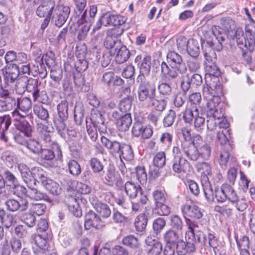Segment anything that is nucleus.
<instances>
[{"mask_svg":"<svg viewBox=\"0 0 255 255\" xmlns=\"http://www.w3.org/2000/svg\"><path fill=\"white\" fill-rule=\"evenodd\" d=\"M132 124V119L130 114H125L121 117V118L118 120L116 124L118 127L123 128H129Z\"/></svg>","mask_w":255,"mask_h":255,"instance_id":"obj_55","label":"nucleus"},{"mask_svg":"<svg viewBox=\"0 0 255 255\" xmlns=\"http://www.w3.org/2000/svg\"><path fill=\"white\" fill-rule=\"evenodd\" d=\"M130 56V52L127 47L123 44L117 51L115 57L116 62L118 63H123L127 61Z\"/></svg>","mask_w":255,"mask_h":255,"instance_id":"obj_25","label":"nucleus"},{"mask_svg":"<svg viewBox=\"0 0 255 255\" xmlns=\"http://www.w3.org/2000/svg\"><path fill=\"white\" fill-rule=\"evenodd\" d=\"M220 103V99L218 96H213L212 98L209 100L207 103L206 111L207 115L210 117H213L214 119L219 120L220 115L217 109V106Z\"/></svg>","mask_w":255,"mask_h":255,"instance_id":"obj_15","label":"nucleus"},{"mask_svg":"<svg viewBox=\"0 0 255 255\" xmlns=\"http://www.w3.org/2000/svg\"><path fill=\"white\" fill-rule=\"evenodd\" d=\"M205 70L207 73L206 79L207 78V76L208 75L210 78L211 76L213 77L215 80L214 82L219 81L218 77L220 76L221 71L215 63L211 62V64L205 65Z\"/></svg>","mask_w":255,"mask_h":255,"instance_id":"obj_30","label":"nucleus"},{"mask_svg":"<svg viewBox=\"0 0 255 255\" xmlns=\"http://www.w3.org/2000/svg\"><path fill=\"white\" fill-rule=\"evenodd\" d=\"M167 61L170 67L165 62L161 64L162 75L166 78L174 79L184 74L187 68L183 62L182 57L175 51H170L166 56Z\"/></svg>","mask_w":255,"mask_h":255,"instance_id":"obj_2","label":"nucleus"},{"mask_svg":"<svg viewBox=\"0 0 255 255\" xmlns=\"http://www.w3.org/2000/svg\"><path fill=\"white\" fill-rule=\"evenodd\" d=\"M165 80H163L162 82L159 84L157 89L160 95L164 96H168L172 93V88L171 86V83L167 81H170L172 79L168 80L165 77Z\"/></svg>","mask_w":255,"mask_h":255,"instance_id":"obj_33","label":"nucleus"},{"mask_svg":"<svg viewBox=\"0 0 255 255\" xmlns=\"http://www.w3.org/2000/svg\"><path fill=\"white\" fill-rule=\"evenodd\" d=\"M244 33L243 29L241 28H235L233 31L227 33V37L231 39H236V41L238 45H244V42L246 41L247 38L244 36Z\"/></svg>","mask_w":255,"mask_h":255,"instance_id":"obj_24","label":"nucleus"},{"mask_svg":"<svg viewBox=\"0 0 255 255\" xmlns=\"http://www.w3.org/2000/svg\"><path fill=\"white\" fill-rule=\"evenodd\" d=\"M18 170L23 180L24 176H26L25 173L27 175L29 173L33 180L39 179L42 185L49 179L46 177V172L39 167H34L30 169L26 164H18Z\"/></svg>","mask_w":255,"mask_h":255,"instance_id":"obj_6","label":"nucleus"},{"mask_svg":"<svg viewBox=\"0 0 255 255\" xmlns=\"http://www.w3.org/2000/svg\"><path fill=\"white\" fill-rule=\"evenodd\" d=\"M36 82L35 80L25 75L19 77L15 84L16 93L22 94L25 90L30 92L32 89L31 86L35 85Z\"/></svg>","mask_w":255,"mask_h":255,"instance_id":"obj_10","label":"nucleus"},{"mask_svg":"<svg viewBox=\"0 0 255 255\" xmlns=\"http://www.w3.org/2000/svg\"><path fill=\"white\" fill-rule=\"evenodd\" d=\"M126 21V18L122 15L113 14L108 12L102 15V22L105 26L110 25L122 26L125 24Z\"/></svg>","mask_w":255,"mask_h":255,"instance_id":"obj_11","label":"nucleus"},{"mask_svg":"<svg viewBox=\"0 0 255 255\" xmlns=\"http://www.w3.org/2000/svg\"><path fill=\"white\" fill-rule=\"evenodd\" d=\"M123 243L131 248H138L140 245L138 239L132 235L124 237L122 240Z\"/></svg>","mask_w":255,"mask_h":255,"instance_id":"obj_51","label":"nucleus"},{"mask_svg":"<svg viewBox=\"0 0 255 255\" xmlns=\"http://www.w3.org/2000/svg\"><path fill=\"white\" fill-rule=\"evenodd\" d=\"M147 224V218L144 214H140L137 216L134 220V227L138 232H143L145 231Z\"/></svg>","mask_w":255,"mask_h":255,"instance_id":"obj_31","label":"nucleus"},{"mask_svg":"<svg viewBox=\"0 0 255 255\" xmlns=\"http://www.w3.org/2000/svg\"><path fill=\"white\" fill-rule=\"evenodd\" d=\"M28 201L24 198H20L18 200L9 199L5 202L7 210L12 212L17 211L23 212L28 209Z\"/></svg>","mask_w":255,"mask_h":255,"instance_id":"obj_9","label":"nucleus"},{"mask_svg":"<svg viewBox=\"0 0 255 255\" xmlns=\"http://www.w3.org/2000/svg\"><path fill=\"white\" fill-rule=\"evenodd\" d=\"M90 121L94 128L107 127L105 124V119L101 111L98 108H92L91 111Z\"/></svg>","mask_w":255,"mask_h":255,"instance_id":"obj_16","label":"nucleus"},{"mask_svg":"<svg viewBox=\"0 0 255 255\" xmlns=\"http://www.w3.org/2000/svg\"><path fill=\"white\" fill-rule=\"evenodd\" d=\"M132 107V100L129 97L122 99L119 104V109L123 113L130 114Z\"/></svg>","mask_w":255,"mask_h":255,"instance_id":"obj_41","label":"nucleus"},{"mask_svg":"<svg viewBox=\"0 0 255 255\" xmlns=\"http://www.w3.org/2000/svg\"><path fill=\"white\" fill-rule=\"evenodd\" d=\"M152 196L155 206L166 202V196L162 191L154 190L152 192Z\"/></svg>","mask_w":255,"mask_h":255,"instance_id":"obj_52","label":"nucleus"},{"mask_svg":"<svg viewBox=\"0 0 255 255\" xmlns=\"http://www.w3.org/2000/svg\"><path fill=\"white\" fill-rule=\"evenodd\" d=\"M166 225L165 220L162 218H158L155 219L152 224V228L154 233L158 234L163 230Z\"/></svg>","mask_w":255,"mask_h":255,"instance_id":"obj_57","label":"nucleus"},{"mask_svg":"<svg viewBox=\"0 0 255 255\" xmlns=\"http://www.w3.org/2000/svg\"><path fill=\"white\" fill-rule=\"evenodd\" d=\"M84 114V109L83 104L80 102L76 103L74 108V118L77 125H80Z\"/></svg>","mask_w":255,"mask_h":255,"instance_id":"obj_47","label":"nucleus"},{"mask_svg":"<svg viewBox=\"0 0 255 255\" xmlns=\"http://www.w3.org/2000/svg\"><path fill=\"white\" fill-rule=\"evenodd\" d=\"M247 39L244 42L245 46L251 52L255 51V37L251 30L248 27L246 28Z\"/></svg>","mask_w":255,"mask_h":255,"instance_id":"obj_39","label":"nucleus"},{"mask_svg":"<svg viewBox=\"0 0 255 255\" xmlns=\"http://www.w3.org/2000/svg\"><path fill=\"white\" fill-rule=\"evenodd\" d=\"M198 149L199 157L201 156L205 159H208L211 154V147L208 143L205 142L202 144L200 146H198Z\"/></svg>","mask_w":255,"mask_h":255,"instance_id":"obj_56","label":"nucleus"},{"mask_svg":"<svg viewBox=\"0 0 255 255\" xmlns=\"http://www.w3.org/2000/svg\"><path fill=\"white\" fill-rule=\"evenodd\" d=\"M164 239L166 244L176 245L179 240V235L174 230H169L165 232Z\"/></svg>","mask_w":255,"mask_h":255,"instance_id":"obj_44","label":"nucleus"},{"mask_svg":"<svg viewBox=\"0 0 255 255\" xmlns=\"http://www.w3.org/2000/svg\"><path fill=\"white\" fill-rule=\"evenodd\" d=\"M184 152L188 158L193 161L197 160L199 157L198 147L193 144H189L188 146L184 147Z\"/></svg>","mask_w":255,"mask_h":255,"instance_id":"obj_34","label":"nucleus"},{"mask_svg":"<svg viewBox=\"0 0 255 255\" xmlns=\"http://www.w3.org/2000/svg\"><path fill=\"white\" fill-rule=\"evenodd\" d=\"M196 167L198 172L201 173L203 180H205V183H207L208 180L207 176L211 173L210 165L207 162H199L196 164Z\"/></svg>","mask_w":255,"mask_h":255,"instance_id":"obj_29","label":"nucleus"},{"mask_svg":"<svg viewBox=\"0 0 255 255\" xmlns=\"http://www.w3.org/2000/svg\"><path fill=\"white\" fill-rule=\"evenodd\" d=\"M20 221L28 228L33 227L36 223V218L31 213L25 212L20 216Z\"/></svg>","mask_w":255,"mask_h":255,"instance_id":"obj_42","label":"nucleus"},{"mask_svg":"<svg viewBox=\"0 0 255 255\" xmlns=\"http://www.w3.org/2000/svg\"><path fill=\"white\" fill-rule=\"evenodd\" d=\"M199 114V110L197 106H189L187 105L185 110L183 113V120L185 123L190 124L192 123L193 118L198 116Z\"/></svg>","mask_w":255,"mask_h":255,"instance_id":"obj_22","label":"nucleus"},{"mask_svg":"<svg viewBox=\"0 0 255 255\" xmlns=\"http://www.w3.org/2000/svg\"><path fill=\"white\" fill-rule=\"evenodd\" d=\"M13 215L7 213L4 209H0V222L6 228L11 227L13 224Z\"/></svg>","mask_w":255,"mask_h":255,"instance_id":"obj_40","label":"nucleus"},{"mask_svg":"<svg viewBox=\"0 0 255 255\" xmlns=\"http://www.w3.org/2000/svg\"><path fill=\"white\" fill-rule=\"evenodd\" d=\"M236 242L240 252L244 251H249L250 242L248 237L244 236L239 240L236 239Z\"/></svg>","mask_w":255,"mask_h":255,"instance_id":"obj_62","label":"nucleus"},{"mask_svg":"<svg viewBox=\"0 0 255 255\" xmlns=\"http://www.w3.org/2000/svg\"><path fill=\"white\" fill-rule=\"evenodd\" d=\"M202 91L204 97L208 98L209 96H212L213 97V96H215V94L222 92V87L219 84L213 85L211 83L206 84V85L203 86Z\"/></svg>","mask_w":255,"mask_h":255,"instance_id":"obj_27","label":"nucleus"},{"mask_svg":"<svg viewBox=\"0 0 255 255\" xmlns=\"http://www.w3.org/2000/svg\"><path fill=\"white\" fill-rule=\"evenodd\" d=\"M232 159L233 157H231L228 151L223 149L220 151L218 162L222 168L225 170L227 167L228 163L230 164Z\"/></svg>","mask_w":255,"mask_h":255,"instance_id":"obj_32","label":"nucleus"},{"mask_svg":"<svg viewBox=\"0 0 255 255\" xmlns=\"http://www.w3.org/2000/svg\"><path fill=\"white\" fill-rule=\"evenodd\" d=\"M124 31V28L120 27L107 31L104 45L111 56L115 55L121 46L122 43L118 37L123 34Z\"/></svg>","mask_w":255,"mask_h":255,"instance_id":"obj_4","label":"nucleus"},{"mask_svg":"<svg viewBox=\"0 0 255 255\" xmlns=\"http://www.w3.org/2000/svg\"><path fill=\"white\" fill-rule=\"evenodd\" d=\"M151 57L145 56L139 66L140 75L137 77V82L140 84L141 81H146L144 75L148 74L150 70Z\"/></svg>","mask_w":255,"mask_h":255,"instance_id":"obj_17","label":"nucleus"},{"mask_svg":"<svg viewBox=\"0 0 255 255\" xmlns=\"http://www.w3.org/2000/svg\"><path fill=\"white\" fill-rule=\"evenodd\" d=\"M48 240V237L45 235H32L31 237V242L38 247L37 249H48L49 244Z\"/></svg>","mask_w":255,"mask_h":255,"instance_id":"obj_20","label":"nucleus"},{"mask_svg":"<svg viewBox=\"0 0 255 255\" xmlns=\"http://www.w3.org/2000/svg\"><path fill=\"white\" fill-rule=\"evenodd\" d=\"M120 152L119 156L121 160L122 158L128 161L131 160L133 158V152L131 147L128 144L123 143Z\"/></svg>","mask_w":255,"mask_h":255,"instance_id":"obj_37","label":"nucleus"},{"mask_svg":"<svg viewBox=\"0 0 255 255\" xmlns=\"http://www.w3.org/2000/svg\"><path fill=\"white\" fill-rule=\"evenodd\" d=\"M25 143L27 147L34 153H39L41 149V145L34 139H29Z\"/></svg>","mask_w":255,"mask_h":255,"instance_id":"obj_60","label":"nucleus"},{"mask_svg":"<svg viewBox=\"0 0 255 255\" xmlns=\"http://www.w3.org/2000/svg\"><path fill=\"white\" fill-rule=\"evenodd\" d=\"M166 163V157L164 152L161 151L157 153L155 155L153 163L155 167L162 168Z\"/></svg>","mask_w":255,"mask_h":255,"instance_id":"obj_50","label":"nucleus"},{"mask_svg":"<svg viewBox=\"0 0 255 255\" xmlns=\"http://www.w3.org/2000/svg\"><path fill=\"white\" fill-rule=\"evenodd\" d=\"M182 213L186 219L187 224L190 222L187 217H189L193 219H200L203 216V213L201 209L196 205L192 203H186L181 206Z\"/></svg>","mask_w":255,"mask_h":255,"instance_id":"obj_8","label":"nucleus"},{"mask_svg":"<svg viewBox=\"0 0 255 255\" xmlns=\"http://www.w3.org/2000/svg\"><path fill=\"white\" fill-rule=\"evenodd\" d=\"M138 99L140 102H146L148 107L162 112L166 107L165 99L158 100L156 96L155 84L149 81H141L137 89Z\"/></svg>","mask_w":255,"mask_h":255,"instance_id":"obj_1","label":"nucleus"},{"mask_svg":"<svg viewBox=\"0 0 255 255\" xmlns=\"http://www.w3.org/2000/svg\"><path fill=\"white\" fill-rule=\"evenodd\" d=\"M43 186L53 195H57L61 193V188L59 185L52 180L49 179Z\"/></svg>","mask_w":255,"mask_h":255,"instance_id":"obj_36","label":"nucleus"},{"mask_svg":"<svg viewBox=\"0 0 255 255\" xmlns=\"http://www.w3.org/2000/svg\"><path fill=\"white\" fill-rule=\"evenodd\" d=\"M223 186L226 200L228 199L230 202H235L238 195L234 188L228 184H224Z\"/></svg>","mask_w":255,"mask_h":255,"instance_id":"obj_43","label":"nucleus"},{"mask_svg":"<svg viewBox=\"0 0 255 255\" xmlns=\"http://www.w3.org/2000/svg\"><path fill=\"white\" fill-rule=\"evenodd\" d=\"M27 174L25 173L24 175L26 176H24L23 182L26 184L28 189L27 190L22 185H18L15 187L16 190L14 192V194L18 197H20V195H25L31 199L36 201L44 199L45 195L37 188L38 182L37 180H33L29 173Z\"/></svg>","mask_w":255,"mask_h":255,"instance_id":"obj_3","label":"nucleus"},{"mask_svg":"<svg viewBox=\"0 0 255 255\" xmlns=\"http://www.w3.org/2000/svg\"><path fill=\"white\" fill-rule=\"evenodd\" d=\"M1 159L8 167H12L13 164H16L18 169V164H24L19 162L18 156L13 152L7 150L4 151L1 155Z\"/></svg>","mask_w":255,"mask_h":255,"instance_id":"obj_21","label":"nucleus"},{"mask_svg":"<svg viewBox=\"0 0 255 255\" xmlns=\"http://www.w3.org/2000/svg\"><path fill=\"white\" fill-rule=\"evenodd\" d=\"M17 107L22 112H28L32 108V102L31 100L27 97L21 99H17Z\"/></svg>","mask_w":255,"mask_h":255,"instance_id":"obj_46","label":"nucleus"},{"mask_svg":"<svg viewBox=\"0 0 255 255\" xmlns=\"http://www.w3.org/2000/svg\"><path fill=\"white\" fill-rule=\"evenodd\" d=\"M90 166L94 173H99L104 168V165L101 161L97 158H92L90 160Z\"/></svg>","mask_w":255,"mask_h":255,"instance_id":"obj_63","label":"nucleus"},{"mask_svg":"<svg viewBox=\"0 0 255 255\" xmlns=\"http://www.w3.org/2000/svg\"><path fill=\"white\" fill-rule=\"evenodd\" d=\"M102 144L109 150L113 156H119L123 143L117 141H111L105 136L101 137Z\"/></svg>","mask_w":255,"mask_h":255,"instance_id":"obj_14","label":"nucleus"},{"mask_svg":"<svg viewBox=\"0 0 255 255\" xmlns=\"http://www.w3.org/2000/svg\"><path fill=\"white\" fill-rule=\"evenodd\" d=\"M162 249L161 243L158 241L155 242L148 249L147 255H159Z\"/></svg>","mask_w":255,"mask_h":255,"instance_id":"obj_64","label":"nucleus"},{"mask_svg":"<svg viewBox=\"0 0 255 255\" xmlns=\"http://www.w3.org/2000/svg\"><path fill=\"white\" fill-rule=\"evenodd\" d=\"M15 135V140L19 142H21V138H24L25 137H29L31 136V128H16Z\"/></svg>","mask_w":255,"mask_h":255,"instance_id":"obj_58","label":"nucleus"},{"mask_svg":"<svg viewBox=\"0 0 255 255\" xmlns=\"http://www.w3.org/2000/svg\"><path fill=\"white\" fill-rule=\"evenodd\" d=\"M85 219V227L87 230L92 227L100 229L103 226L100 218L92 211L86 214Z\"/></svg>","mask_w":255,"mask_h":255,"instance_id":"obj_13","label":"nucleus"},{"mask_svg":"<svg viewBox=\"0 0 255 255\" xmlns=\"http://www.w3.org/2000/svg\"><path fill=\"white\" fill-rule=\"evenodd\" d=\"M55 5L56 1L54 0H48L42 2L37 8L36 14L40 17L51 18Z\"/></svg>","mask_w":255,"mask_h":255,"instance_id":"obj_12","label":"nucleus"},{"mask_svg":"<svg viewBox=\"0 0 255 255\" xmlns=\"http://www.w3.org/2000/svg\"><path fill=\"white\" fill-rule=\"evenodd\" d=\"M176 252L178 255H185L187 253H192L195 251V245L193 243H185L179 240L176 243Z\"/></svg>","mask_w":255,"mask_h":255,"instance_id":"obj_19","label":"nucleus"},{"mask_svg":"<svg viewBox=\"0 0 255 255\" xmlns=\"http://www.w3.org/2000/svg\"><path fill=\"white\" fill-rule=\"evenodd\" d=\"M68 168L70 173L74 176H78L81 172L80 165L74 160H71L69 162Z\"/></svg>","mask_w":255,"mask_h":255,"instance_id":"obj_61","label":"nucleus"},{"mask_svg":"<svg viewBox=\"0 0 255 255\" xmlns=\"http://www.w3.org/2000/svg\"><path fill=\"white\" fill-rule=\"evenodd\" d=\"M186 50L192 57H197L200 53L199 44L197 41L193 39H189Z\"/></svg>","mask_w":255,"mask_h":255,"instance_id":"obj_38","label":"nucleus"},{"mask_svg":"<svg viewBox=\"0 0 255 255\" xmlns=\"http://www.w3.org/2000/svg\"><path fill=\"white\" fill-rule=\"evenodd\" d=\"M66 202L68 210L74 216L76 217H80L82 216V211L76 199L73 197H69L67 198Z\"/></svg>","mask_w":255,"mask_h":255,"instance_id":"obj_23","label":"nucleus"},{"mask_svg":"<svg viewBox=\"0 0 255 255\" xmlns=\"http://www.w3.org/2000/svg\"><path fill=\"white\" fill-rule=\"evenodd\" d=\"M70 12L69 7L56 5L51 16V21L57 27H61L66 22Z\"/></svg>","mask_w":255,"mask_h":255,"instance_id":"obj_7","label":"nucleus"},{"mask_svg":"<svg viewBox=\"0 0 255 255\" xmlns=\"http://www.w3.org/2000/svg\"><path fill=\"white\" fill-rule=\"evenodd\" d=\"M30 228L23 225H18L15 228V233L18 238H27L31 235Z\"/></svg>","mask_w":255,"mask_h":255,"instance_id":"obj_53","label":"nucleus"},{"mask_svg":"<svg viewBox=\"0 0 255 255\" xmlns=\"http://www.w3.org/2000/svg\"><path fill=\"white\" fill-rule=\"evenodd\" d=\"M125 190L127 195L130 199H134L139 197L140 192H142V189L139 185L129 181L125 183Z\"/></svg>","mask_w":255,"mask_h":255,"instance_id":"obj_18","label":"nucleus"},{"mask_svg":"<svg viewBox=\"0 0 255 255\" xmlns=\"http://www.w3.org/2000/svg\"><path fill=\"white\" fill-rule=\"evenodd\" d=\"M208 240L209 245L214 249L216 255H225V253L223 247H220L219 249L217 248L218 240L214 235L209 233L208 234Z\"/></svg>","mask_w":255,"mask_h":255,"instance_id":"obj_35","label":"nucleus"},{"mask_svg":"<svg viewBox=\"0 0 255 255\" xmlns=\"http://www.w3.org/2000/svg\"><path fill=\"white\" fill-rule=\"evenodd\" d=\"M189 166V162L184 158L177 159H173L172 169L173 170L177 173H181L185 172Z\"/></svg>","mask_w":255,"mask_h":255,"instance_id":"obj_28","label":"nucleus"},{"mask_svg":"<svg viewBox=\"0 0 255 255\" xmlns=\"http://www.w3.org/2000/svg\"><path fill=\"white\" fill-rule=\"evenodd\" d=\"M137 202H132V209L134 211H138L141 209L142 206L147 203L148 198L146 195L140 192V194L138 197Z\"/></svg>","mask_w":255,"mask_h":255,"instance_id":"obj_48","label":"nucleus"},{"mask_svg":"<svg viewBox=\"0 0 255 255\" xmlns=\"http://www.w3.org/2000/svg\"><path fill=\"white\" fill-rule=\"evenodd\" d=\"M204 195L207 200L211 203L216 199L217 202L223 203L226 201L223 185L220 188L214 189L209 182L202 184Z\"/></svg>","mask_w":255,"mask_h":255,"instance_id":"obj_5","label":"nucleus"},{"mask_svg":"<svg viewBox=\"0 0 255 255\" xmlns=\"http://www.w3.org/2000/svg\"><path fill=\"white\" fill-rule=\"evenodd\" d=\"M208 43V45H202V49L204 56L206 60L205 65L211 64V62L215 63L216 59V54L211 45Z\"/></svg>","mask_w":255,"mask_h":255,"instance_id":"obj_26","label":"nucleus"},{"mask_svg":"<svg viewBox=\"0 0 255 255\" xmlns=\"http://www.w3.org/2000/svg\"><path fill=\"white\" fill-rule=\"evenodd\" d=\"M189 228L190 229V232L188 233V236L192 237L194 239V241L195 242H202L204 244H206L207 239L205 236L202 232L199 231L195 234L194 233L193 228L191 225H189Z\"/></svg>","mask_w":255,"mask_h":255,"instance_id":"obj_54","label":"nucleus"},{"mask_svg":"<svg viewBox=\"0 0 255 255\" xmlns=\"http://www.w3.org/2000/svg\"><path fill=\"white\" fill-rule=\"evenodd\" d=\"M97 212L103 218H108L111 214V210L106 204L98 203L96 206Z\"/></svg>","mask_w":255,"mask_h":255,"instance_id":"obj_49","label":"nucleus"},{"mask_svg":"<svg viewBox=\"0 0 255 255\" xmlns=\"http://www.w3.org/2000/svg\"><path fill=\"white\" fill-rule=\"evenodd\" d=\"M220 23L222 28L226 31L227 33L233 31L236 28L235 21L228 17L221 19Z\"/></svg>","mask_w":255,"mask_h":255,"instance_id":"obj_45","label":"nucleus"},{"mask_svg":"<svg viewBox=\"0 0 255 255\" xmlns=\"http://www.w3.org/2000/svg\"><path fill=\"white\" fill-rule=\"evenodd\" d=\"M34 113L41 120H46L49 117L47 109L42 105L35 106L33 108Z\"/></svg>","mask_w":255,"mask_h":255,"instance_id":"obj_59","label":"nucleus"}]
</instances>
